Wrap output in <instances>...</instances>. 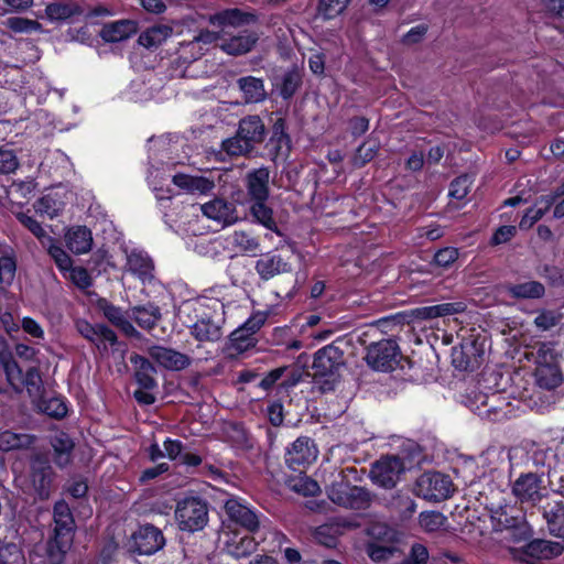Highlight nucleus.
Instances as JSON below:
<instances>
[{
    "label": "nucleus",
    "instance_id": "f257e3e1",
    "mask_svg": "<svg viewBox=\"0 0 564 564\" xmlns=\"http://www.w3.org/2000/svg\"><path fill=\"white\" fill-rule=\"evenodd\" d=\"M343 366L344 354L334 345H327L315 352L312 366L313 379L321 392L335 389L339 381V369Z\"/></svg>",
    "mask_w": 564,
    "mask_h": 564
},
{
    "label": "nucleus",
    "instance_id": "f03ea898",
    "mask_svg": "<svg viewBox=\"0 0 564 564\" xmlns=\"http://www.w3.org/2000/svg\"><path fill=\"white\" fill-rule=\"evenodd\" d=\"M529 358L535 365L534 378L540 388L552 390L562 383L563 376L557 365L554 345L551 343L540 344Z\"/></svg>",
    "mask_w": 564,
    "mask_h": 564
},
{
    "label": "nucleus",
    "instance_id": "7ed1b4c3",
    "mask_svg": "<svg viewBox=\"0 0 564 564\" xmlns=\"http://www.w3.org/2000/svg\"><path fill=\"white\" fill-rule=\"evenodd\" d=\"M327 496L332 502L351 510H365L371 505V496L367 489L352 486L343 479L334 481L327 488Z\"/></svg>",
    "mask_w": 564,
    "mask_h": 564
},
{
    "label": "nucleus",
    "instance_id": "20e7f679",
    "mask_svg": "<svg viewBox=\"0 0 564 564\" xmlns=\"http://www.w3.org/2000/svg\"><path fill=\"white\" fill-rule=\"evenodd\" d=\"M175 518L181 530L199 531L208 521L207 505L199 498H185L177 503Z\"/></svg>",
    "mask_w": 564,
    "mask_h": 564
},
{
    "label": "nucleus",
    "instance_id": "39448f33",
    "mask_svg": "<svg viewBox=\"0 0 564 564\" xmlns=\"http://www.w3.org/2000/svg\"><path fill=\"white\" fill-rule=\"evenodd\" d=\"M414 491L419 497L436 502L448 499L454 492V485L447 475L425 473L417 478Z\"/></svg>",
    "mask_w": 564,
    "mask_h": 564
},
{
    "label": "nucleus",
    "instance_id": "423d86ee",
    "mask_svg": "<svg viewBox=\"0 0 564 564\" xmlns=\"http://www.w3.org/2000/svg\"><path fill=\"white\" fill-rule=\"evenodd\" d=\"M317 456L315 442L308 436H300L286 447L284 460L290 469L297 470L313 464Z\"/></svg>",
    "mask_w": 564,
    "mask_h": 564
},
{
    "label": "nucleus",
    "instance_id": "0eeeda50",
    "mask_svg": "<svg viewBox=\"0 0 564 564\" xmlns=\"http://www.w3.org/2000/svg\"><path fill=\"white\" fill-rule=\"evenodd\" d=\"M390 448L397 451V453L390 455V475L411 469L416 463L419 451L413 441L400 436H390Z\"/></svg>",
    "mask_w": 564,
    "mask_h": 564
},
{
    "label": "nucleus",
    "instance_id": "6e6552de",
    "mask_svg": "<svg viewBox=\"0 0 564 564\" xmlns=\"http://www.w3.org/2000/svg\"><path fill=\"white\" fill-rule=\"evenodd\" d=\"M164 545L163 533L152 524L140 525L130 539V550L141 555H152Z\"/></svg>",
    "mask_w": 564,
    "mask_h": 564
},
{
    "label": "nucleus",
    "instance_id": "1a4fd4ad",
    "mask_svg": "<svg viewBox=\"0 0 564 564\" xmlns=\"http://www.w3.org/2000/svg\"><path fill=\"white\" fill-rule=\"evenodd\" d=\"M210 25L219 28L221 34H228L227 28H240L258 22V15L251 11H242L238 8H229L217 11L207 17Z\"/></svg>",
    "mask_w": 564,
    "mask_h": 564
},
{
    "label": "nucleus",
    "instance_id": "9d476101",
    "mask_svg": "<svg viewBox=\"0 0 564 564\" xmlns=\"http://www.w3.org/2000/svg\"><path fill=\"white\" fill-rule=\"evenodd\" d=\"M366 552L373 562L384 561L388 556V525L384 521H375L367 529Z\"/></svg>",
    "mask_w": 564,
    "mask_h": 564
},
{
    "label": "nucleus",
    "instance_id": "9b49d317",
    "mask_svg": "<svg viewBox=\"0 0 564 564\" xmlns=\"http://www.w3.org/2000/svg\"><path fill=\"white\" fill-rule=\"evenodd\" d=\"M563 546L558 542L547 540H533L521 547L517 556L524 562L533 564L536 560H550L562 554Z\"/></svg>",
    "mask_w": 564,
    "mask_h": 564
},
{
    "label": "nucleus",
    "instance_id": "f8f14e48",
    "mask_svg": "<svg viewBox=\"0 0 564 564\" xmlns=\"http://www.w3.org/2000/svg\"><path fill=\"white\" fill-rule=\"evenodd\" d=\"M542 478L535 474H525L520 476L513 484L512 491L522 502L535 503L545 495V487Z\"/></svg>",
    "mask_w": 564,
    "mask_h": 564
},
{
    "label": "nucleus",
    "instance_id": "ddd939ff",
    "mask_svg": "<svg viewBox=\"0 0 564 564\" xmlns=\"http://www.w3.org/2000/svg\"><path fill=\"white\" fill-rule=\"evenodd\" d=\"M259 41V34L254 31H243L238 34H224L219 47L228 55H245L253 50Z\"/></svg>",
    "mask_w": 564,
    "mask_h": 564
},
{
    "label": "nucleus",
    "instance_id": "4468645a",
    "mask_svg": "<svg viewBox=\"0 0 564 564\" xmlns=\"http://www.w3.org/2000/svg\"><path fill=\"white\" fill-rule=\"evenodd\" d=\"M243 182L251 202L268 200L270 196V171L268 167L261 166L249 171Z\"/></svg>",
    "mask_w": 564,
    "mask_h": 564
},
{
    "label": "nucleus",
    "instance_id": "2eb2a0df",
    "mask_svg": "<svg viewBox=\"0 0 564 564\" xmlns=\"http://www.w3.org/2000/svg\"><path fill=\"white\" fill-rule=\"evenodd\" d=\"M75 325L77 332L84 338L95 344L98 349H107L109 345L112 346L117 341L115 332L106 325H93L85 319H77Z\"/></svg>",
    "mask_w": 564,
    "mask_h": 564
},
{
    "label": "nucleus",
    "instance_id": "dca6fc26",
    "mask_svg": "<svg viewBox=\"0 0 564 564\" xmlns=\"http://www.w3.org/2000/svg\"><path fill=\"white\" fill-rule=\"evenodd\" d=\"M200 210L207 218L220 224L229 226L239 220L236 206L223 198H215L200 205Z\"/></svg>",
    "mask_w": 564,
    "mask_h": 564
},
{
    "label": "nucleus",
    "instance_id": "f3484780",
    "mask_svg": "<svg viewBox=\"0 0 564 564\" xmlns=\"http://www.w3.org/2000/svg\"><path fill=\"white\" fill-rule=\"evenodd\" d=\"M267 318V312H256L245 322L240 329L231 334V341L237 350L242 351L254 345L252 335L264 325Z\"/></svg>",
    "mask_w": 564,
    "mask_h": 564
},
{
    "label": "nucleus",
    "instance_id": "a211bd4d",
    "mask_svg": "<svg viewBox=\"0 0 564 564\" xmlns=\"http://www.w3.org/2000/svg\"><path fill=\"white\" fill-rule=\"evenodd\" d=\"M359 523L355 519L337 518L316 528L314 532L315 540L328 547L336 544L337 538L346 530L356 529Z\"/></svg>",
    "mask_w": 564,
    "mask_h": 564
},
{
    "label": "nucleus",
    "instance_id": "6ab92c4d",
    "mask_svg": "<svg viewBox=\"0 0 564 564\" xmlns=\"http://www.w3.org/2000/svg\"><path fill=\"white\" fill-rule=\"evenodd\" d=\"M124 270L142 283L151 282L154 278V263L143 250L132 249L127 252Z\"/></svg>",
    "mask_w": 564,
    "mask_h": 564
},
{
    "label": "nucleus",
    "instance_id": "aec40b11",
    "mask_svg": "<svg viewBox=\"0 0 564 564\" xmlns=\"http://www.w3.org/2000/svg\"><path fill=\"white\" fill-rule=\"evenodd\" d=\"M227 516L234 522L246 528L250 532H254L259 528L257 514L238 498H229L225 502Z\"/></svg>",
    "mask_w": 564,
    "mask_h": 564
},
{
    "label": "nucleus",
    "instance_id": "412c9836",
    "mask_svg": "<svg viewBox=\"0 0 564 564\" xmlns=\"http://www.w3.org/2000/svg\"><path fill=\"white\" fill-rule=\"evenodd\" d=\"M31 482L36 497L45 500L50 497L53 484L52 467L40 459L32 463Z\"/></svg>",
    "mask_w": 564,
    "mask_h": 564
},
{
    "label": "nucleus",
    "instance_id": "4be33fe9",
    "mask_svg": "<svg viewBox=\"0 0 564 564\" xmlns=\"http://www.w3.org/2000/svg\"><path fill=\"white\" fill-rule=\"evenodd\" d=\"M151 357L162 367L169 370H183L191 365V358L172 348L155 346L150 350Z\"/></svg>",
    "mask_w": 564,
    "mask_h": 564
},
{
    "label": "nucleus",
    "instance_id": "5701e85b",
    "mask_svg": "<svg viewBox=\"0 0 564 564\" xmlns=\"http://www.w3.org/2000/svg\"><path fill=\"white\" fill-rule=\"evenodd\" d=\"M496 514L494 519H498V529L507 531V539L520 542L531 536V529L522 518L508 517L506 511Z\"/></svg>",
    "mask_w": 564,
    "mask_h": 564
},
{
    "label": "nucleus",
    "instance_id": "b1692460",
    "mask_svg": "<svg viewBox=\"0 0 564 564\" xmlns=\"http://www.w3.org/2000/svg\"><path fill=\"white\" fill-rule=\"evenodd\" d=\"M237 132L240 138L248 142L252 149L263 142L265 138V127L261 118L257 115L247 116L239 121Z\"/></svg>",
    "mask_w": 564,
    "mask_h": 564
},
{
    "label": "nucleus",
    "instance_id": "393cba45",
    "mask_svg": "<svg viewBox=\"0 0 564 564\" xmlns=\"http://www.w3.org/2000/svg\"><path fill=\"white\" fill-rule=\"evenodd\" d=\"M65 242L73 253H87L93 247L91 231L86 226H73L65 234Z\"/></svg>",
    "mask_w": 564,
    "mask_h": 564
},
{
    "label": "nucleus",
    "instance_id": "a878e982",
    "mask_svg": "<svg viewBox=\"0 0 564 564\" xmlns=\"http://www.w3.org/2000/svg\"><path fill=\"white\" fill-rule=\"evenodd\" d=\"M291 270V264L284 261L280 254H265L256 262V271L263 280H270Z\"/></svg>",
    "mask_w": 564,
    "mask_h": 564
},
{
    "label": "nucleus",
    "instance_id": "bb28decb",
    "mask_svg": "<svg viewBox=\"0 0 564 564\" xmlns=\"http://www.w3.org/2000/svg\"><path fill=\"white\" fill-rule=\"evenodd\" d=\"M237 86L242 93L246 104H259L267 99V90L261 78L245 76L237 79Z\"/></svg>",
    "mask_w": 564,
    "mask_h": 564
},
{
    "label": "nucleus",
    "instance_id": "cd10ccee",
    "mask_svg": "<svg viewBox=\"0 0 564 564\" xmlns=\"http://www.w3.org/2000/svg\"><path fill=\"white\" fill-rule=\"evenodd\" d=\"M465 308L466 306L463 302H451L415 308L412 311V315L417 319H432L452 316L464 312Z\"/></svg>",
    "mask_w": 564,
    "mask_h": 564
},
{
    "label": "nucleus",
    "instance_id": "c85d7f7f",
    "mask_svg": "<svg viewBox=\"0 0 564 564\" xmlns=\"http://www.w3.org/2000/svg\"><path fill=\"white\" fill-rule=\"evenodd\" d=\"M137 32L135 23L130 20H120L105 24L99 35L106 42H120L129 39Z\"/></svg>",
    "mask_w": 564,
    "mask_h": 564
},
{
    "label": "nucleus",
    "instance_id": "c756f323",
    "mask_svg": "<svg viewBox=\"0 0 564 564\" xmlns=\"http://www.w3.org/2000/svg\"><path fill=\"white\" fill-rule=\"evenodd\" d=\"M173 183L182 189L189 193L207 194L215 187L213 180L204 176H193L187 174H175L172 178Z\"/></svg>",
    "mask_w": 564,
    "mask_h": 564
},
{
    "label": "nucleus",
    "instance_id": "7c9ffc66",
    "mask_svg": "<svg viewBox=\"0 0 564 564\" xmlns=\"http://www.w3.org/2000/svg\"><path fill=\"white\" fill-rule=\"evenodd\" d=\"M552 535L564 538V505L561 501L547 503L543 512Z\"/></svg>",
    "mask_w": 564,
    "mask_h": 564
},
{
    "label": "nucleus",
    "instance_id": "2f4dec72",
    "mask_svg": "<svg viewBox=\"0 0 564 564\" xmlns=\"http://www.w3.org/2000/svg\"><path fill=\"white\" fill-rule=\"evenodd\" d=\"M367 365L375 371H386L388 368V340L371 343L365 357Z\"/></svg>",
    "mask_w": 564,
    "mask_h": 564
},
{
    "label": "nucleus",
    "instance_id": "473e14b6",
    "mask_svg": "<svg viewBox=\"0 0 564 564\" xmlns=\"http://www.w3.org/2000/svg\"><path fill=\"white\" fill-rule=\"evenodd\" d=\"M173 34V29L167 24H156L145 31L139 36V44L147 48H155L164 43Z\"/></svg>",
    "mask_w": 564,
    "mask_h": 564
},
{
    "label": "nucleus",
    "instance_id": "72a5a7b5",
    "mask_svg": "<svg viewBox=\"0 0 564 564\" xmlns=\"http://www.w3.org/2000/svg\"><path fill=\"white\" fill-rule=\"evenodd\" d=\"M54 534L62 536H72L74 528V519L68 505L64 501H58L54 506Z\"/></svg>",
    "mask_w": 564,
    "mask_h": 564
},
{
    "label": "nucleus",
    "instance_id": "f704fd0d",
    "mask_svg": "<svg viewBox=\"0 0 564 564\" xmlns=\"http://www.w3.org/2000/svg\"><path fill=\"white\" fill-rule=\"evenodd\" d=\"M257 541L249 534L240 535L239 533H235L230 540L226 542L228 554L237 558L250 555L257 550Z\"/></svg>",
    "mask_w": 564,
    "mask_h": 564
},
{
    "label": "nucleus",
    "instance_id": "c9c22d12",
    "mask_svg": "<svg viewBox=\"0 0 564 564\" xmlns=\"http://www.w3.org/2000/svg\"><path fill=\"white\" fill-rule=\"evenodd\" d=\"M191 334L199 341H217L223 336L220 326L210 318H200L194 323Z\"/></svg>",
    "mask_w": 564,
    "mask_h": 564
},
{
    "label": "nucleus",
    "instance_id": "e433bc0d",
    "mask_svg": "<svg viewBox=\"0 0 564 564\" xmlns=\"http://www.w3.org/2000/svg\"><path fill=\"white\" fill-rule=\"evenodd\" d=\"M0 366L6 375L8 383L17 392L22 391V370L11 354H0Z\"/></svg>",
    "mask_w": 564,
    "mask_h": 564
},
{
    "label": "nucleus",
    "instance_id": "4c0bfd02",
    "mask_svg": "<svg viewBox=\"0 0 564 564\" xmlns=\"http://www.w3.org/2000/svg\"><path fill=\"white\" fill-rule=\"evenodd\" d=\"M54 449V460L59 467L66 466L70 462L74 443L65 433H57L52 438Z\"/></svg>",
    "mask_w": 564,
    "mask_h": 564
},
{
    "label": "nucleus",
    "instance_id": "58836bf2",
    "mask_svg": "<svg viewBox=\"0 0 564 564\" xmlns=\"http://www.w3.org/2000/svg\"><path fill=\"white\" fill-rule=\"evenodd\" d=\"M72 536L54 534L46 545V555L50 564H62L64 556L72 544Z\"/></svg>",
    "mask_w": 564,
    "mask_h": 564
},
{
    "label": "nucleus",
    "instance_id": "ea45409f",
    "mask_svg": "<svg viewBox=\"0 0 564 564\" xmlns=\"http://www.w3.org/2000/svg\"><path fill=\"white\" fill-rule=\"evenodd\" d=\"M556 196H542L536 204L528 209L520 221L521 229L531 228L550 209Z\"/></svg>",
    "mask_w": 564,
    "mask_h": 564
},
{
    "label": "nucleus",
    "instance_id": "a19ab883",
    "mask_svg": "<svg viewBox=\"0 0 564 564\" xmlns=\"http://www.w3.org/2000/svg\"><path fill=\"white\" fill-rule=\"evenodd\" d=\"M33 443V436L25 433H15L12 431L0 432V449L2 452L26 448Z\"/></svg>",
    "mask_w": 564,
    "mask_h": 564
},
{
    "label": "nucleus",
    "instance_id": "79ce46f5",
    "mask_svg": "<svg viewBox=\"0 0 564 564\" xmlns=\"http://www.w3.org/2000/svg\"><path fill=\"white\" fill-rule=\"evenodd\" d=\"M419 524L426 533L446 531L448 529L447 518L438 511H423L419 514Z\"/></svg>",
    "mask_w": 564,
    "mask_h": 564
},
{
    "label": "nucleus",
    "instance_id": "37998d69",
    "mask_svg": "<svg viewBox=\"0 0 564 564\" xmlns=\"http://www.w3.org/2000/svg\"><path fill=\"white\" fill-rule=\"evenodd\" d=\"M480 399L481 405L485 409H481L480 406L473 409L474 411H477L479 416L491 417L494 415V419H501L508 414V404H498V401L500 400V395L498 393H492L490 397H480Z\"/></svg>",
    "mask_w": 564,
    "mask_h": 564
},
{
    "label": "nucleus",
    "instance_id": "c03bdc74",
    "mask_svg": "<svg viewBox=\"0 0 564 564\" xmlns=\"http://www.w3.org/2000/svg\"><path fill=\"white\" fill-rule=\"evenodd\" d=\"M132 317L140 327L150 329L161 318V312L156 305L150 303L143 306L133 307Z\"/></svg>",
    "mask_w": 564,
    "mask_h": 564
},
{
    "label": "nucleus",
    "instance_id": "a18cd8bd",
    "mask_svg": "<svg viewBox=\"0 0 564 564\" xmlns=\"http://www.w3.org/2000/svg\"><path fill=\"white\" fill-rule=\"evenodd\" d=\"M267 200H253L250 213L257 223L265 227L267 229L279 232L276 221L273 217V210L267 204Z\"/></svg>",
    "mask_w": 564,
    "mask_h": 564
},
{
    "label": "nucleus",
    "instance_id": "49530a36",
    "mask_svg": "<svg viewBox=\"0 0 564 564\" xmlns=\"http://www.w3.org/2000/svg\"><path fill=\"white\" fill-rule=\"evenodd\" d=\"M64 208V202L55 193H48L39 198L34 204V209L41 215L50 218L56 217Z\"/></svg>",
    "mask_w": 564,
    "mask_h": 564
},
{
    "label": "nucleus",
    "instance_id": "de8ad7c7",
    "mask_svg": "<svg viewBox=\"0 0 564 564\" xmlns=\"http://www.w3.org/2000/svg\"><path fill=\"white\" fill-rule=\"evenodd\" d=\"M509 292L513 297L517 299H539L544 294L545 289L540 282L527 281L523 283L510 285Z\"/></svg>",
    "mask_w": 564,
    "mask_h": 564
},
{
    "label": "nucleus",
    "instance_id": "09e8293b",
    "mask_svg": "<svg viewBox=\"0 0 564 564\" xmlns=\"http://www.w3.org/2000/svg\"><path fill=\"white\" fill-rule=\"evenodd\" d=\"M302 83V77L297 68L293 67L286 70L280 84H278L279 93L284 99L291 98Z\"/></svg>",
    "mask_w": 564,
    "mask_h": 564
},
{
    "label": "nucleus",
    "instance_id": "8fccbe9b",
    "mask_svg": "<svg viewBox=\"0 0 564 564\" xmlns=\"http://www.w3.org/2000/svg\"><path fill=\"white\" fill-rule=\"evenodd\" d=\"M25 388L32 399H40L44 388L40 371L35 367H31L22 376V389Z\"/></svg>",
    "mask_w": 564,
    "mask_h": 564
},
{
    "label": "nucleus",
    "instance_id": "3c124183",
    "mask_svg": "<svg viewBox=\"0 0 564 564\" xmlns=\"http://www.w3.org/2000/svg\"><path fill=\"white\" fill-rule=\"evenodd\" d=\"M17 272V258L14 250L11 253L0 257V284L9 286L12 284Z\"/></svg>",
    "mask_w": 564,
    "mask_h": 564
},
{
    "label": "nucleus",
    "instance_id": "603ef678",
    "mask_svg": "<svg viewBox=\"0 0 564 564\" xmlns=\"http://www.w3.org/2000/svg\"><path fill=\"white\" fill-rule=\"evenodd\" d=\"M2 24L14 33L29 34L41 30V24L37 21L22 17L8 18L2 22Z\"/></svg>",
    "mask_w": 564,
    "mask_h": 564
},
{
    "label": "nucleus",
    "instance_id": "864d4df0",
    "mask_svg": "<svg viewBox=\"0 0 564 564\" xmlns=\"http://www.w3.org/2000/svg\"><path fill=\"white\" fill-rule=\"evenodd\" d=\"M229 241L235 248L243 252H254L259 248L258 240L242 230L234 231L229 237Z\"/></svg>",
    "mask_w": 564,
    "mask_h": 564
},
{
    "label": "nucleus",
    "instance_id": "5fc2aeb1",
    "mask_svg": "<svg viewBox=\"0 0 564 564\" xmlns=\"http://www.w3.org/2000/svg\"><path fill=\"white\" fill-rule=\"evenodd\" d=\"M223 150L231 156H242L249 154L253 149L251 145L240 138V134H236L223 141Z\"/></svg>",
    "mask_w": 564,
    "mask_h": 564
},
{
    "label": "nucleus",
    "instance_id": "6e6d98bb",
    "mask_svg": "<svg viewBox=\"0 0 564 564\" xmlns=\"http://www.w3.org/2000/svg\"><path fill=\"white\" fill-rule=\"evenodd\" d=\"M18 220L26 227L44 246L45 243H48L52 240V237L47 235L45 229L42 227V225L34 219L32 216L25 214V213H18L17 214Z\"/></svg>",
    "mask_w": 564,
    "mask_h": 564
},
{
    "label": "nucleus",
    "instance_id": "4d7b16f0",
    "mask_svg": "<svg viewBox=\"0 0 564 564\" xmlns=\"http://www.w3.org/2000/svg\"><path fill=\"white\" fill-rule=\"evenodd\" d=\"M45 247L48 251V254L53 258L55 264L59 269L61 272L65 273L73 265L72 258L66 253V251L58 245H55L54 239L48 243H45Z\"/></svg>",
    "mask_w": 564,
    "mask_h": 564
},
{
    "label": "nucleus",
    "instance_id": "13d9d810",
    "mask_svg": "<svg viewBox=\"0 0 564 564\" xmlns=\"http://www.w3.org/2000/svg\"><path fill=\"white\" fill-rule=\"evenodd\" d=\"M291 488L295 492L305 497L315 496L321 490L319 485L307 476H299L293 479L291 482Z\"/></svg>",
    "mask_w": 564,
    "mask_h": 564
},
{
    "label": "nucleus",
    "instance_id": "bf43d9fd",
    "mask_svg": "<svg viewBox=\"0 0 564 564\" xmlns=\"http://www.w3.org/2000/svg\"><path fill=\"white\" fill-rule=\"evenodd\" d=\"M40 409L47 415L54 419H62L67 414V405L62 398H50L43 400L40 404Z\"/></svg>",
    "mask_w": 564,
    "mask_h": 564
},
{
    "label": "nucleus",
    "instance_id": "052dcab7",
    "mask_svg": "<svg viewBox=\"0 0 564 564\" xmlns=\"http://www.w3.org/2000/svg\"><path fill=\"white\" fill-rule=\"evenodd\" d=\"M371 481L382 488L388 485V456H382L379 460L372 464L369 471Z\"/></svg>",
    "mask_w": 564,
    "mask_h": 564
},
{
    "label": "nucleus",
    "instance_id": "680f3d73",
    "mask_svg": "<svg viewBox=\"0 0 564 564\" xmlns=\"http://www.w3.org/2000/svg\"><path fill=\"white\" fill-rule=\"evenodd\" d=\"M349 0H319L318 11L324 19H334L347 8Z\"/></svg>",
    "mask_w": 564,
    "mask_h": 564
},
{
    "label": "nucleus",
    "instance_id": "e2e57ef3",
    "mask_svg": "<svg viewBox=\"0 0 564 564\" xmlns=\"http://www.w3.org/2000/svg\"><path fill=\"white\" fill-rule=\"evenodd\" d=\"M430 558L427 547L421 543H414L409 553L400 562L394 564H426Z\"/></svg>",
    "mask_w": 564,
    "mask_h": 564
},
{
    "label": "nucleus",
    "instance_id": "0e129e2a",
    "mask_svg": "<svg viewBox=\"0 0 564 564\" xmlns=\"http://www.w3.org/2000/svg\"><path fill=\"white\" fill-rule=\"evenodd\" d=\"M378 150V144L375 140H367L356 151L352 158V162L356 166H362L367 162L371 161Z\"/></svg>",
    "mask_w": 564,
    "mask_h": 564
},
{
    "label": "nucleus",
    "instance_id": "69168bd1",
    "mask_svg": "<svg viewBox=\"0 0 564 564\" xmlns=\"http://www.w3.org/2000/svg\"><path fill=\"white\" fill-rule=\"evenodd\" d=\"M471 180L468 175H462L455 178L449 186V196L457 200H463L469 193Z\"/></svg>",
    "mask_w": 564,
    "mask_h": 564
},
{
    "label": "nucleus",
    "instance_id": "338daca9",
    "mask_svg": "<svg viewBox=\"0 0 564 564\" xmlns=\"http://www.w3.org/2000/svg\"><path fill=\"white\" fill-rule=\"evenodd\" d=\"M64 275L68 278L79 289H87L91 285V278L88 271L83 267H70Z\"/></svg>",
    "mask_w": 564,
    "mask_h": 564
},
{
    "label": "nucleus",
    "instance_id": "774afa93",
    "mask_svg": "<svg viewBox=\"0 0 564 564\" xmlns=\"http://www.w3.org/2000/svg\"><path fill=\"white\" fill-rule=\"evenodd\" d=\"M74 7L66 3H51L46 7L45 13L52 21L66 20L74 14Z\"/></svg>",
    "mask_w": 564,
    "mask_h": 564
}]
</instances>
